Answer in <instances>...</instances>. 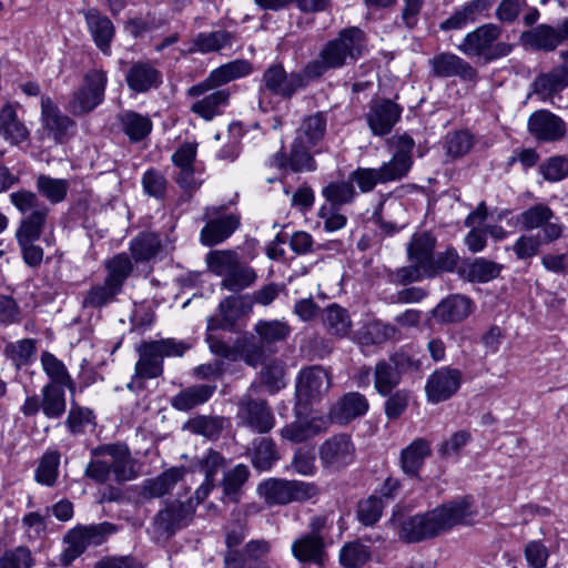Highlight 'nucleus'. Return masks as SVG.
<instances>
[{"label":"nucleus","instance_id":"7ed1b4c3","mask_svg":"<svg viewBox=\"0 0 568 568\" xmlns=\"http://www.w3.org/2000/svg\"><path fill=\"white\" fill-rule=\"evenodd\" d=\"M367 51V38L358 27L342 29L337 37L328 40L318 57L307 62V75L314 80L322 78L328 70L355 64Z\"/></svg>","mask_w":568,"mask_h":568},{"label":"nucleus","instance_id":"423d86ee","mask_svg":"<svg viewBox=\"0 0 568 568\" xmlns=\"http://www.w3.org/2000/svg\"><path fill=\"white\" fill-rule=\"evenodd\" d=\"M503 27L498 23H484L466 33L457 49L468 58H476L483 64L508 57L514 44L501 41Z\"/></svg>","mask_w":568,"mask_h":568},{"label":"nucleus","instance_id":"a211bd4d","mask_svg":"<svg viewBox=\"0 0 568 568\" xmlns=\"http://www.w3.org/2000/svg\"><path fill=\"white\" fill-rule=\"evenodd\" d=\"M463 374L457 368L442 367L433 372L426 383L425 390L430 403L438 404L449 399L462 385Z\"/></svg>","mask_w":568,"mask_h":568},{"label":"nucleus","instance_id":"f03ea898","mask_svg":"<svg viewBox=\"0 0 568 568\" xmlns=\"http://www.w3.org/2000/svg\"><path fill=\"white\" fill-rule=\"evenodd\" d=\"M466 499L436 507L402 520L398 538L407 544L432 539L456 525L464 524L471 514Z\"/></svg>","mask_w":568,"mask_h":568},{"label":"nucleus","instance_id":"a878e982","mask_svg":"<svg viewBox=\"0 0 568 568\" xmlns=\"http://www.w3.org/2000/svg\"><path fill=\"white\" fill-rule=\"evenodd\" d=\"M473 300L463 294H450L444 298L434 310V318L442 323H460L474 311Z\"/></svg>","mask_w":568,"mask_h":568},{"label":"nucleus","instance_id":"f8f14e48","mask_svg":"<svg viewBox=\"0 0 568 568\" xmlns=\"http://www.w3.org/2000/svg\"><path fill=\"white\" fill-rule=\"evenodd\" d=\"M331 384V375L322 366L303 368L295 384L297 404L306 406L320 400L328 392Z\"/></svg>","mask_w":568,"mask_h":568},{"label":"nucleus","instance_id":"ea45409f","mask_svg":"<svg viewBox=\"0 0 568 568\" xmlns=\"http://www.w3.org/2000/svg\"><path fill=\"white\" fill-rule=\"evenodd\" d=\"M429 442L416 438L400 453V467L408 476H417L425 459L430 455Z\"/></svg>","mask_w":568,"mask_h":568},{"label":"nucleus","instance_id":"680f3d73","mask_svg":"<svg viewBox=\"0 0 568 568\" xmlns=\"http://www.w3.org/2000/svg\"><path fill=\"white\" fill-rule=\"evenodd\" d=\"M36 352V339L33 338H23L14 343L10 342L3 349L4 356L10 359L17 368L29 365Z\"/></svg>","mask_w":568,"mask_h":568},{"label":"nucleus","instance_id":"0e129e2a","mask_svg":"<svg viewBox=\"0 0 568 568\" xmlns=\"http://www.w3.org/2000/svg\"><path fill=\"white\" fill-rule=\"evenodd\" d=\"M240 261L239 254L232 250L211 251L205 257L209 271L223 277H225Z\"/></svg>","mask_w":568,"mask_h":568},{"label":"nucleus","instance_id":"a18cd8bd","mask_svg":"<svg viewBox=\"0 0 568 568\" xmlns=\"http://www.w3.org/2000/svg\"><path fill=\"white\" fill-rule=\"evenodd\" d=\"M251 471L244 464H237L233 468L223 473L220 486L223 490V498L230 503H239L242 489L248 480Z\"/></svg>","mask_w":568,"mask_h":568},{"label":"nucleus","instance_id":"69168bd1","mask_svg":"<svg viewBox=\"0 0 568 568\" xmlns=\"http://www.w3.org/2000/svg\"><path fill=\"white\" fill-rule=\"evenodd\" d=\"M474 135L467 130L450 132L445 138L446 155L456 160L466 155L474 146Z\"/></svg>","mask_w":568,"mask_h":568},{"label":"nucleus","instance_id":"e433bc0d","mask_svg":"<svg viewBox=\"0 0 568 568\" xmlns=\"http://www.w3.org/2000/svg\"><path fill=\"white\" fill-rule=\"evenodd\" d=\"M43 372L49 378L45 385L67 388L71 395L75 392V382L69 374L67 366L52 353L44 351L40 357Z\"/></svg>","mask_w":568,"mask_h":568},{"label":"nucleus","instance_id":"49530a36","mask_svg":"<svg viewBox=\"0 0 568 568\" xmlns=\"http://www.w3.org/2000/svg\"><path fill=\"white\" fill-rule=\"evenodd\" d=\"M235 40V36L226 30H217L212 32H200L193 40L190 53L201 52L211 53L229 47Z\"/></svg>","mask_w":568,"mask_h":568},{"label":"nucleus","instance_id":"20e7f679","mask_svg":"<svg viewBox=\"0 0 568 568\" xmlns=\"http://www.w3.org/2000/svg\"><path fill=\"white\" fill-rule=\"evenodd\" d=\"M111 474L119 483L132 480L136 476L130 449L124 444H105L91 450L84 476L97 484H105Z\"/></svg>","mask_w":568,"mask_h":568},{"label":"nucleus","instance_id":"c03bdc74","mask_svg":"<svg viewBox=\"0 0 568 568\" xmlns=\"http://www.w3.org/2000/svg\"><path fill=\"white\" fill-rule=\"evenodd\" d=\"M0 135L11 144H19L29 136L28 129L18 119L17 111L11 103L4 104L0 110Z\"/></svg>","mask_w":568,"mask_h":568},{"label":"nucleus","instance_id":"9b49d317","mask_svg":"<svg viewBox=\"0 0 568 568\" xmlns=\"http://www.w3.org/2000/svg\"><path fill=\"white\" fill-rule=\"evenodd\" d=\"M239 424L257 434H267L275 426V416L266 399L244 395L237 402Z\"/></svg>","mask_w":568,"mask_h":568},{"label":"nucleus","instance_id":"39448f33","mask_svg":"<svg viewBox=\"0 0 568 568\" xmlns=\"http://www.w3.org/2000/svg\"><path fill=\"white\" fill-rule=\"evenodd\" d=\"M106 276L102 283L90 286L82 298L83 308L101 310L115 303L126 280L133 273V263L126 253H119L103 263Z\"/></svg>","mask_w":568,"mask_h":568},{"label":"nucleus","instance_id":"338daca9","mask_svg":"<svg viewBox=\"0 0 568 568\" xmlns=\"http://www.w3.org/2000/svg\"><path fill=\"white\" fill-rule=\"evenodd\" d=\"M369 558V548L359 541L347 542L339 551V562L345 568H361Z\"/></svg>","mask_w":568,"mask_h":568},{"label":"nucleus","instance_id":"864d4df0","mask_svg":"<svg viewBox=\"0 0 568 568\" xmlns=\"http://www.w3.org/2000/svg\"><path fill=\"white\" fill-rule=\"evenodd\" d=\"M387 359H379L374 367V387L381 396H387L402 382V376Z\"/></svg>","mask_w":568,"mask_h":568},{"label":"nucleus","instance_id":"58836bf2","mask_svg":"<svg viewBox=\"0 0 568 568\" xmlns=\"http://www.w3.org/2000/svg\"><path fill=\"white\" fill-rule=\"evenodd\" d=\"M216 385L197 384L182 389L171 399V405L178 410L187 412L206 403L214 394Z\"/></svg>","mask_w":568,"mask_h":568},{"label":"nucleus","instance_id":"37998d69","mask_svg":"<svg viewBox=\"0 0 568 568\" xmlns=\"http://www.w3.org/2000/svg\"><path fill=\"white\" fill-rule=\"evenodd\" d=\"M436 237L429 232L414 233L407 246V255L410 262L423 266L425 272L434 257Z\"/></svg>","mask_w":568,"mask_h":568},{"label":"nucleus","instance_id":"3c124183","mask_svg":"<svg viewBox=\"0 0 568 568\" xmlns=\"http://www.w3.org/2000/svg\"><path fill=\"white\" fill-rule=\"evenodd\" d=\"M323 323L328 334L339 338L345 337L352 328V321L347 310L336 303L325 308Z\"/></svg>","mask_w":568,"mask_h":568},{"label":"nucleus","instance_id":"5701e85b","mask_svg":"<svg viewBox=\"0 0 568 568\" xmlns=\"http://www.w3.org/2000/svg\"><path fill=\"white\" fill-rule=\"evenodd\" d=\"M560 58L564 60L561 65L547 73H540L531 84L532 93L544 100L560 93L568 87V50L560 51Z\"/></svg>","mask_w":568,"mask_h":568},{"label":"nucleus","instance_id":"4468645a","mask_svg":"<svg viewBox=\"0 0 568 568\" xmlns=\"http://www.w3.org/2000/svg\"><path fill=\"white\" fill-rule=\"evenodd\" d=\"M318 455L324 468L339 470L354 460L355 446L349 435L341 433L323 442Z\"/></svg>","mask_w":568,"mask_h":568},{"label":"nucleus","instance_id":"603ef678","mask_svg":"<svg viewBox=\"0 0 568 568\" xmlns=\"http://www.w3.org/2000/svg\"><path fill=\"white\" fill-rule=\"evenodd\" d=\"M61 454L57 449H48L39 459L34 471V479L38 484L53 487L59 477Z\"/></svg>","mask_w":568,"mask_h":568},{"label":"nucleus","instance_id":"b1692460","mask_svg":"<svg viewBox=\"0 0 568 568\" xmlns=\"http://www.w3.org/2000/svg\"><path fill=\"white\" fill-rule=\"evenodd\" d=\"M128 88L134 93H146L163 82L162 72L146 61L133 62L125 72Z\"/></svg>","mask_w":568,"mask_h":568},{"label":"nucleus","instance_id":"f3484780","mask_svg":"<svg viewBox=\"0 0 568 568\" xmlns=\"http://www.w3.org/2000/svg\"><path fill=\"white\" fill-rule=\"evenodd\" d=\"M414 144V140L408 135L399 138L398 148L390 160L376 169L381 178V184L399 181L408 174L413 165L412 151Z\"/></svg>","mask_w":568,"mask_h":568},{"label":"nucleus","instance_id":"2f4dec72","mask_svg":"<svg viewBox=\"0 0 568 568\" xmlns=\"http://www.w3.org/2000/svg\"><path fill=\"white\" fill-rule=\"evenodd\" d=\"M252 466L258 471L270 470L280 459L276 443L271 437H256L247 448Z\"/></svg>","mask_w":568,"mask_h":568},{"label":"nucleus","instance_id":"cd10ccee","mask_svg":"<svg viewBox=\"0 0 568 568\" xmlns=\"http://www.w3.org/2000/svg\"><path fill=\"white\" fill-rule=\"evenodd\" d=\"M240 226V217L225 214L206 222L200 233V242L204 246H215L229 239Z\"/></svg>","mask_w":568,"mask_h":568},{"label":"nucleus","instance_id":"1a4fd4ad","mask_svg":"<svg viewBox=\"0 0 568 568\" xmlns=\"http://www.w3.org/2000/svg\"><path fill=\"white\" fill-rule=\"evenodd\" d=\"M115 531L116 526L108 521L75 526L63 537V542L68 546L60 556V564L63 567L70 566L90 545L99 546L103 544Z\"/></svg>","mask_w":568,"mask_h":568},{"label":"nucleus","instance_id":"a19ab883","mask_svg":"<svg viewBox=\"0 0 568 568\" xmlns=\"http://www.w3.org/2000/svg\"><path fill=\"white\" fill-rule=\"evenodd\" d=\"M185 473L184 467H172L158 477L145 480L142 486V496L145 498H159L164 496L184 477Z\"/></svg>","mask_w":568,"mask_h":568},{"label":"nucleus","instance_id":"393cba45","mask_svg":"<svg viewBox=\"0 0 568 568\" xmlns=\"http://www.w3.org/2000/svg\"><path fill=\"white\" fill-rule=\"evenodd\" d=\"M328 428V418H326L325 415H318L310 418L296 419L285 425L281 429L280 435L284 440L293 444H300L326 433Z\"/></svg>","mask_w":568,"mask_h":568},{"label":"nucleus","instance_id":"4d7b16f0","mask_svg":"<svg viewBox=\"0 0 568 568\" xmlns=\"http://www.w3.org/2000/svg\"><path fill=\"white\" fill-rule=\"evenodd\" d=\"M256 272L247 264L239 262L221 282V287L233 293H239L255 283Z\"/></svg>","mask_w":568,"mask_h":568},{"label":"nucleus","instance_id":"09e8293b","mask_svg":"<svg viewBox=\"0 0 568 568\" xmlns=\"http://www.w3.org/2000/svg\"><path fill=\"white\" fill-rule=\"evenodd\" d=\"M263 367L258 373L260 384L271 395L276 394L286 386L285 381V363L278 358L271 359L262 364Z\"/></svg>","mask_w":568,"mask_h":568},{"label":"nucleus","instance_id":"6ab92c4d","mask_svg":"<svg viewBox=\"0 0 568 568\" xmlns=\"http://www.w3.org/2000/svg\"><path fill=\"white\" fill-rule=\"evenodd\" d=\"M527 129L538 142H557L567 132L565 121L549 110H537L530 114Z\"/></svg>","mask_w":568,"mask_h":568},{"label":"nucleus","instance_id":"bb28decb","mask_svg":"<svg viewBox=\"0 0 568 568\" xmlns=\"http://www.w3.org/2000/svg\"><path fill=\"white\" fill-rule=\"evenodd\" d=\"M246 307H248L246 296H226L219 304L220 317L209 318L207 329L232 331L241 315L245 313Z\"/></svg>","mask_w":568,"mask_h":568},{"label":"nucleus","instance_id":"72a5a7b5","mask_svg":"<svg viewBox=\"0 0 568 568\" xmlns=\"http://www.w3.org/2000/svg\"><path fill=\"white\" fill-rule=\"evenodd\" d=\"M139 361L134 367V377L140 379L156 378L163 374V359L155 346L149 341H143L138 347Z\"/></svg>","mask_w":568,"mask_h":568},{"label":"nucleus","instance_id":"4c0bfd02","mask_svg":"<svg viewBox=\"0 0 568 568\" xmlns=\"http://www.w3.org/2000/svg\"><path fill=\"white\" fill-rule=\"evenodd\" d=\"M292 554L301 562H314L323 566L326 556L324 540L316 534L305 535L293 542Z\"/></svg>","mask_w":568,"mask_h":568},{"label":"nucleus","instance_id":"13d9d810","mask_svg":"<svg viewBox=\"0 0 568 568\" xmlns=\"http://www.w3.org/2000/svg\"><path fill=\"white\" fill-rule=\"evenodd\" d=\"M253 72V65L244 59H236L214 69L210 73V81H215L219 87L233 80L246 77Z\"/></svg>","mask_w":568,"mask_h":568},{"label":"nucleus","instance_id":"c85d7f7f","mask_svg":"<svg viewBox=\"0 0 568 568\" xmlns=\"http://www.w3.org/2000/svg\"><path fill=\"white\" fill-rule=\"evenodd\" d=\"M83 13L95 45L104 54H109L111 42L114 38L112 21L106 16L101 14L95 8L88 9Z\"/></svg>","mask_w":568,"mask_h":568},{"label":"nucleus","instance_id":"e2e57ef3","mask_svg":"<svg viewBox=\"0 0 568 568\" xmlns=\"http://www.w3.org/2000/svg\"><path fill=\"white\" fill-rule=\"evenodd\" d=\"M322 195L332 209H339L353 202L356 191L351 181L331 182L322 190Z\"/></svg>","mask_w":568,"mask_h":568},{"label":"nucleus","instance_id":"ddd939ff","mask_svg":"<svg viewBox=\"0 0 568 568\" xmlns=\"http://www.w3.org/2000/svg\"><path fill=\"white\" fill-rule=\"evenodd\" d=\"M195 509L192 500H173L166 503L163 509H160L153 518V525L156 531L165 535L168 538L176 531L185 528L193 520Z\"/></svg>","mask_w":568,"mask_h":568},{"label":"nucleus","instance_id":"79ce46f5","mask_svg":"<svg viewBox=\"0 0 568 568\" xmlns=\"http://www.w3.org/2000/svg\"><path fill=\"white\" fill-rule=\"evenodd\" d=\"M230 97L227 89H219L195 101L190 110L205 121H211L222 114L223 109L229 104Z\"/></svg>","mask_w":568,"mask_h":568},{"label":"nucleus","instance_id":"4be33fe9","mask_svg":"<svg viewBox=\"0 0 568 568\" xmlns=\"http://www.w3.org/2000/svg\"><path fill=\"white\" fill-rule=\"evenodd\" d=\"M41 119L48 134L59 144L69 140V131L75 125L74 121L63 114L50 98H42Z\"/></svg>","mask_w":568,"mask_h":568},{"label":"nucleus","instance_id":"bf43d9fd","mask_svg":"<svg viewBox=\"0 0 568 568\" xmlns=\"http://www.w3.org/2000/svg\"><path fill=\"white\" fill-rule=\"evenodd\" d=\"M313 148V145L303 142L301 138H294L288 153L292 172H312L316 170V161L311 153Z\"/></svg>","mask_w":568,"mask_h":568},{"label":"nucleus","instance_id":"2eb2a0df","mask_svg":"<svg viewBox=\"0 0 568 568\" xmlns=\"http://www.w3.org/2000/svg\"><path fill=\"white\" fill-rule=\"evenodd\" d=\"M402 106L390 99H373L365 114L373 135L384 136L390 133L402 115Z\"/></svg>","mask_w":568,"mask_h":568},{"label":"nucleus","instance_id":"c9c22d12","mask_svg":"<svg viewBox=\"0 0 568 568\" xmlns=\"http://www.w3.org/2000/svg\"><path fill=\"white\" fill-rule=\"evenodd\" d=\"M520 42L526 48L545 52L554 51L561 44L556 28L549 24H539L521 32Z\"/></svg>","mask_w":568,"mask_h":568},{"label":"nucleus","instance_id":"9d476101","mask_svg":"<svg viewBox=\"0 0 568 568\" xmlns=\"http://www.w3.org/2000/svg\"><path fill=\"white\" fill-rule=\"evenodd\" d=\"M258 493L268 505L305 501L317 493L316 486L298 480L270 478L258 485Z\"/></svg>","mask_w":568,"mask_h":568},{"label":"nucleus","instance_id":"f704fd0d","mask_svg":"<svg viewBox=\"0 0 568 568\" xmlns=\"http://www.w3.org/2000/svg\"><path fill=\"white\" fill-rule=\"evenodd\" d=\"M118 123L122 132L130 142L139 143L143 141L152 131V121L148 115H143L133 110H123L116 115Z\"/></svg>","mask_w":568,"mask_h":568},{"label":"nucleus","instance_id":"7c9ffc66","mask_svg":"<svg viewBox=\"0 0 568 568\" xmlns=\"http://www.w3.org/2000/svg\"><path fill=\"white\" fill-rule=\"evenodd\" d=\"M271 550V545L265 539L248 541L242 550L225 551L224 568H241L243 565H254L265 557Z\"/></svg>","mask_w":568,"mask_h":568},{"label":"nucleus","instance_id":"8fccbe9b","mask_svg":"<svg viewBox=\"0 0 568 568\" xmlns=\"http://www.w3.org/2000/svg\"><path fill=\"white\" fill-rule=\"evenodd\" d=\"M65 389L44 385L41 389L42 413L49 419H60L67 410Z\"/></svg>","mask_w":568,"mask_h":568},{"label":"nucleus","instance_id":"412c9836","mask_svg":"<svg viewBox=\"0 0 568 568\" xmlns=\"http://www.w3.org/2000/svg\"><path fill=\"white\" fill-rule=\"evenodd\" d=\"M368 408V400L363 394L349 392L331 406L325 417L328 418L329 426L332 423L346 425L353 419L364 416Z\"/></svg>","mask_w":568,"mask_h":568},{"label":"nucleus","instance_id":"5fc2aeb1","mask_svg":"<svg viewBox=\"0 0 568 568\" xmlns=\"http://www.w3.org/2000/svg\"><path fill=\"white\" fill-rule=\"evenodd\" d=\"M162 248L160 236L153 232H143L130 243V251L135 262H148Z\"/></svg>","mask_w":568,"mask_h":568},{"label":"nucleus","instance_id":"aec40b11","mask_svg":"<svg viewBox=\"0 0 568 568\" xmlns=\"http://www.w3.org/2000/svg\"><path fill=\"white\" fill-rule=\"evenodd\" d=\"M226 467L227 459L225 456L212 448L206 450L203 456L195 458L193 469L204 475V481L195 490L197 503H202L216 487V476Z\"/></svg>","mask_w":568,"mask_h":568},{"label":"nucleus","instance_id":"f257e3e1","mask_svg":"<svg viewBox=\"0 0 568 568\" xmlns=\"http://www.w3.org/2000/svg\"><path fill=\"white\" fill-rule=\"evenodd\" d=\"M10 201L23 215L16 232L23 262L32 268L43 261V250L34 244L47 225L50 207L40 201L38 194L29 190H19L10 194Z\"/></svg>","mask_w":568,"mask_h":568},{"label":"nucleus","instance_id":"c756f323","mask_svg":"<svg viewBox=\"0 0 568 568\" xmlns=\"http://www.w3.org/2000/svg\"><path fill=\"white\" fill-rule=\"evenodd\" d=\"M399 337L400 331L397 326L381 320L365 323L356 333L357 342L363 346H378Z\"/></svg>","mask_w":568,"mask_h":568},{"label":"nucleus","instance_id":"dca6fc26","mask_svg":"<svg viewBox=\"0 0 568 568\" xmlns=\"http://www.w3.org/2000/svg\"><path fill=\"white\" fill-rule=\"evenodd\" d=\"M430 74L436 78L457 77L465 82H476L478 71L468 61L452 52H440L428 60Z\"/></svg>","mask_w":568,"mask_h":568},{"label":"nucleus","instance_id":"052dcab7","mask_svg":"<svg viewBox=\"0 0 568 568\" xmlns=\"http://www.w3.org/2000/svg\"><path fill=\"white\" fill-rule=\"evenodd\" d=\"M37 190L40 195L45 197L51 204H58L65 200L70 183L65 179H54L45 174H40L36 181Z\"/></svg>","mask_w":568,"mask_h":568},{"label":"nucleus","instance_id":"473e14b6","mask_svg":"<svg viewBox=\"0 0 568 568\" xmlns=\"http://www.w3.org/2000/svg\"><path fill=\"white\" fill-rule=\"evenodd\" d=\"M503 265L478 257L473 261H464L458 267V275L470 283H487L498 277Z\"/></svg>","mask_w":568,"mask_h":568},{"label":"nucleus","instance_id":"6e6d98bb","mask_svg":"<svg viewBox=\"0 0 568 568\" xmlns=\"http://www.w3.org/2000/svg\"><path fill=\"white\" fill-rule=\"evenodd\" d=\"M225 422L226 419L221 416L199 415L189 419L184 428L210 440H215L221 436Z\"/></svg>","mask_w":568,"mask_h":568},{"label":"nucleus","instance_id":"6e6552de","mask_svg":"<svg viewBox=\"0 0 568 568\" xmlns=\"http://www.w3.org/2000/svg\"><path fill=\"white\" fill-rule=\"evenodd\" d=\"M311 81L312 75H307V63L302 71L287 72L281 62L270 64L263 72L258 93L261 95L270 94L291 100L298 91L305 89Z\"/></svg>","mask_w":568,"mask_h":568},{"label":"nucleus","instance_id":"0eeeda50","mask_svg":"<svg viewBox=\"0 0 568 568\" xmlns=\"http://www.w3.org/2000/svg\"><path fill=\"white\" fill-rule=\"evenodd\" d=\"M254 332L255 334L244 335L243 351L245 364L255 368L267 357L277 353V344L285 342L292 329L283 321L261 320L255 324Z\"/></svg>","mask_w":568,"mask_h":568},{"label":"nucleus","instance_id":"de8ad7c7","mask_svg":"<svg viewBox=\"0 0 568 568\" xmlns=\"http://www.w3.org/2000/svg\"><path fill=\"white\" fill-rule=\"evenodd\" d=\"M327 126V116L324 112H316L305 116L298 129L296 130L295 138H301L303 142L316 146L325 136Z\"/></svg>","mask_w":568,"mask_h":568},{"label":"nucleus","instance_id":"774afa93","mask_svg":"<svg viewBox=\"0 0 568 568\" xmlns=\"http://www.w3.org/2000/svg\"><path fill=\"white\" fill-rule=\"evenodd\" d=\"M554 219V211L548 205L538 203L520 213L518 216V223L523 230L531 231L535 229H540L542 224L547 222V220Z\"/></svg>","mask_w":568,"mask_h":568}]
</instances>
